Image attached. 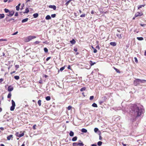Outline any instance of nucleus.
Segmentation results:
<instances>
[{
  "instance_id": "nucleus-1",
  "label": "nucleus",
  "mask_w": 146,
  "mask_h": 146,
  "mask_svg": "<svg viewBox=\"0 0 146 146\" xmlns=\"http://www.w3.org/2000/svg\"><path fill=\"white\" fill-rule=\"evenodd\" d=\"M144 111L143 106H138L136 105H133L130 110V112L134 114L137 117L140 116Z\"/></svg>"
},
{
  "instance_id": "nucleus-2",
  "label": "nucleus",
  "mask_w": 146,
  "mask_h": 146,
  "mask_svg": "<svg viewBox=\"0 0 146 146\" xmlns=\"http://www.w3.org/2000/svg\"><path fill=\"white\" fill-rule=\"evenodd\" d=\"M11 102L12 105L11 107L10 110L13 111L15 109V102L13 100H11Z\"/></svg>"
},
{
  "instance_id": "nucleus-3",
  "label": "nucleus",
  "mask_w": 146,
  "mask_h": 146,
  "mask_svg": "<svg viewBox=\"0 0 146 146\" xmlns=\"http://www.w3.org/2000/svg\"><path fill=\"white\" fill-rule=\"evenodd\" d=\"M36 38V36H29L27 38L26 40V42H28L32 39L35 38Z\"/></svg>"
},
{
  "instance_id": "nucleus-4",
  "label": "nucleus",
  "mask_w": 146,
  "mask_h": 146,
  "mask_svg": "<svg viewBox=\"0 0 146 146\" xmlns=\"http://www.w3.org/2000/svg\"><path fill=\"white\" fill-rule=\"evenodd\" d=\"M134 84L135 86H137L140 84V79H137L134 81Z\"/></svg>"
},
{
  "instance_id": "nucleus-5",
  "label": "nucleus",
  "mask_w": 146,
  "mask_h": 146,
  "mask_svg": "<svg viewBox=\"0 0 146 146\" xmlns=\"http://www.w3.org/2000/svg\"><path fill=\"white\" fill-rule=\"evenodd\" d=\"M14 13V11H10L9 14H7V15L9 16H12L13 15Z\"/></svg>"
},
{
  "instance_id": "nucleus-6",
  "label": "nucleus",
  "mask_w": 146,
  "mask_h": 146,
  "mask_svg": "<svg viewBox=\"0 0 146 146\" xmlns=\"http://www.w3.org/2000/svg\"><path fill=\"white\" fill-rule=\"evenodd\" d=\"M143 14L142 13H141L139 12H137L135 14V17H137L139 16H141L143 15Z\"/></svg>"
},
{
  "instance_id": "nucleus-7",
  "label": "nucleus",
  "mask_w": 146,
  "mask_h": 146,
  "mask_svg": "<svg viewBox=\"0 0 146 146\" xmlns=\"http://www.w3.org/2000/svg\"><path fill=\"white\" fill-rule=\"evenodd\" d=\"M49 8H52L54 10H55L56 9V7L55 5H50L49 6Z\"/></svg>"
},
{
  "instance_id": "nucleus-8",
  "label": "nucleus",
  "mask_w": 146,
  "mask_h": 146,
  "mask_svg": "<svg viewBox=\"0 0 146 146\" xmlns=\"http://www.w3.org/2000/svg\"><path fill=\"white\" fill-rule=\"evenodd\" d=\"M13 89V87L11 86H9L8 88V91L9 92H11L12 91Z\"/></svg>"
},
{
  "instance_id": "nucleus-9",
  "label": "nucleus",
  "mask_w": 146,
  "mask_h": 146,
  "mask_svg": "<svg viewBox=\"0 0 146 146\" xmlns=\"http://www.w3.org/2000/svg\"><path fill=\"white\" fill-rule=\"evenodd\" d=\"M13 135H10L8 136L7 137V139L8 140H10L11 138H13Z\"/></svg>"
},
{
  "instance_id": "nucleus-10",
  "label": "nucleus",
  "mask_w": 146,
  "mask_h": 146,
  "mask_svg": "<svg viewBox=\"0 0 146 146\" xmlns=\"http://www.w3.org/2000/svg\"><path fill=\"white\" fill-rule=\"evenodd\" d=\"M110 44L111 45L113 46H115L116 45V43L115 42H110Z\"/></svg>"
},
{
  "instance_id": "nucleus-11",
  "label": "nucleus",
  "mask_w": 146,
  "mask_h": 146,
  "mask_svg": "<svg viewBox=\"0 0 146 146\" xmlns=\"http://www.w3.org/2000/svg\"><path fill=\"white\" fill-rule=\"evenodd\" d=\"M51 18V17L49 15H47L45 17V19L46 20H49Z\"/></svg>"
},
{
  "instance_id": "nucleus-12",
  "label": "nucleus",
  "mask_w": 146,
  "mask_h": 146,
  "mask_svg": "<svg viewBox=\"0 0 146 146\" xmlns=\"http://www.w3.org/2000/svg\"><path fill=\"white\" fill-rule=\"evenodd\" d=\"M38 14L37 13H35L33 15V16L34 18H36L38 17Z\"/></svg>"
},
{
  "instance_id": "nucleus-13",
  "label": "nucleus",
  "mask_w": 146,
  "mask_h": 146,
  "mask_svg": "<svg viewBox=\"0 0 146 146\" xmlns=\"http://www.w3.org/2000/svg\"><path fill=\"white\" fill-rule=\"evenodd\" d=\"M81 131L83 133H86L87 131V130L86 129L84 128H82L81 129Z\"/></svg>"
},
{
  "instance_id": "nucleus-14",
  "label": "nucleus",
  "mask_w": 146,
  "mask_h": 146,
  "mask_svg": "<svg viewBox=\"0 0 146 146\" xmlns=\"http://www.w3.org/2000/svg\"><path fill=\"white\" fill-rule=\"evenodd\" d=\"M28 20V18H26L24 19H23L22 21V23H23L26 22H27Z\"/></svg>"
},
{
  "instance_id": "nucleus-15",
  "label": "nucleus",
  "mask_w": 146,
  "mask_h": 146,
  "mask_svg": "<svg viewBox=\"0 0 146 146\" xmlns=\"http://www.w3.org/2000/svg\"><path fill=\"white\" fill-rule=\"evenodd\" d=\"M4 17L5 15L4 14H0V19L3 18Z\"/></svg>"
},
{
  "instance_id": "nucleus-16",
  "label": "nucleus",
  "mask_w": 146,
  "mask_h": 146,
  "mask_svg": "<svg viewBox=\"0 0 146 146\" xmlns=\"http://www.w3.org/2000/svg\"><path fill=\"white\" fill-rule=\"evenodd\" d=\"M90 64L91 65V66H92L94 64H96V62H93L91 60H90Z\"/></svg>"
},
{
  "instance_id": "nucleus-17",
  "label": "nucleus",
  "mask_w": 146,
  "mask_h": 146,
  "mask_svg": "<svg viewBox=\"0 0 146 146\" xmlns=\"http://www.w3.org/2000/svg\"><path fill=\"white\" fill-rule=\"evenodd\" d=\"M145 4L142 5H140L138 6V9H139L140 8H141L142 7H144L145 6Z\"/></svg>"
},
{
  "instance_id": "nucleus-18",
  "label": "nucleus",
  "mask_w": 146,
  "mask_h": 146,
  "mask_svg": "<svg viewBox=\"0 0 146 146\" xmlns=\"http://www.w3.org/2000/svg\"><path fill=\"white\" fill-rule=\"evenodd\" d=\"M29 12V9L28 8H27L25 9V11L24 12V13H28Z\"/></svg>"
},
{
  "instance_id": "nucleus-19",
  "label": "nucleus",
  "mask_w": 146,
  "mask_h": 146,
  "mask_svg": "<svg viewBox=\"0 0 146 146\" xmlns=\"http://www.w3.org/2000/svg\"><path fill=\"white\" fill-rule=\"evenodd\" d=\"M74 135V132L72 131H70L69 133L70 136L72 137Z\"/></svg>"
},
{
  "instance_id": "nucleus-20",
  "label": "nucleus",
  "mask_w": 146,
  "mask_h": 146,
  "mask_svg": "<svg viewBox=\"0 0 146 146\" xmlns=\"http://www.w3.org/2000/svg\"><path fill=\"white\" fill-rule=\"evenodd\" d=\"M77 137L75 136L73 137L72 139V140L73 141H76L77 139Z\"/></svg>"
},
{
  "instance_id": "nucleus-21",
  "label": "nucleus",
  "mask_w": 146,
  "mask_h": 146,
  "mask_svg": "<svg viewBox=\"0 0 146 146\" xmlns=\"http://www.w3.org/2000/svg\"><path fill=\"white\" fill-rule=\"evenodd\" d=\"M70 42V43L72 44H74L75 43V42H76V41H75L74 40V39H73L72 40H71Z\"/></svg>"
},
{
  "instance_id": "nucleus-22",
  "label": "nucleus",
  "mask_w": 146,
  "mask_h": 146,
  "mask_svg": "<svg viewBox=\"0 0 146 146\" xmlns=\"http://www.w3.org/2000/svg\"><path fill=\"white\" fill-rule=\"evenodd\" d=\"M137 39L139 40H143V38L142 37H137Z\"/></svg>"
},
{
  "instance_id": "nucleus-23",
  "label": "nucleus",
  "mask_w": 146,
  "mask_h": 146,
  "mask_svg": "<svg viewBox=\"0 0 146 146\" xmlns=\"http://www.w3.org/2000/svg\"><path fill=\"white\" fill-rule=\"evenodd\" d=\"M102 141H99L98 142L97 144L99 146H100L102 145Z\"/></svg>"
},
{
  "instance_id": "nucleus-24",
  "label": "nucleus",
  "mask_w": 146,
  "mask_h": 146,
  "mask_svg": "<svg viewBox=\"0 0 146 146\" xmlns=\"http://www.w3.org/2000/svg\"><path fill=\"white\" fill-rule=\"evenodd\" d=\"M86 88L85 87H83L81 89H80V91L81 92H83V91H85V90H86Z\"/></svg>"
},
{
  "instance_id": "nucleus-25",
  "label": "nucleus",
  "mask_w": 146,
  "mask_h": 146,
  "mask_svg": "<svg viewBox=\"0 0 146 146\" xmlns=\"http://www.w3.org/2000/svg\"><path fill=\"white\" fill-rule=\"evenodd\" d=\"M92 106L94 107H97L98 106L97 104L95 103H94L92 105Z\"/></svg>"
},
{
  "instance_id": "nucleus-26",
  "label": "nucleus",
  "mask_w": 146,
  "mask_h": 146,
  "mask_svg": "<svg viewBox=\"0 0 146 146\" xmlns=\"http://www.w3.org/2000/svg\"><path fill=\"white\" fill-rule=\"evenodd\" d=\"M144 82H146V80L140 79V84L141 83H143Z\"/></svg>"
},
{
  "instance_id": "nucleus-27",
  "label": "nucleus",
  "mask_w": 146,
  "mask_h": 146,
  "mask_svg": "<svg viewBox=\"0 0 146 146\" xmlns=\"http://www.w3.org/2000/svg\"><path fill=\"white\" fill-rule=\"evenodd\" d=\"M46 99L47 101L50 100V97L49 96H48L46 97Z\"/></svg>"
},
{
  "instance_id": "nucleus-28",
  "label": "nucleus",
  "mask_w": 146,
  "mask_h": 146,
  "mask_svg": "<svg viewBox=\"0 0 146 146\" xmlns=\"http://www.w3.org/2000/svg\"><path fill=\"white\" fill-rule=\"evenodd\" d=\"M73 146H78V143H73Z\"/></svg>"
},
{
  "instance_id": "nucleus-29",
  "label": "nucleus",
  "mask_w": 146,
  "mask_h": 146,
  "mask_svg": "<svg viewBox=\"0 0 146 146\" xmlns=\"http://www.w3.org/2000/svg\"><path fill=\"white\" fill-rule=\"evenodd\" d=\"M14 78L16 80H18L19 79V76H15Z\"/></svg>"
},
{
  "instance_id": "nucleus-30",
  "label": "nucleus",
  "mask_w": 146,
  "mask_h": 146,
  "mask_svg": "<svg viewBox=\"0 0 146 146\" xmlns=\"http://www.w3.org/2000/svg\"><path fill=\"white\" fill-rule=\"evenodd\" d=\"M41 101L40 100H39L38 102V104L39 106L41 105Z\"/></svg>"
},
{
  "instance_id": "nucleus-31",
  "label": "nucleus",
  "mask_w": 146,
  "mask_h": 146,
  "mask_svg": "<svg viewBox=\"0 0 146 146\" xmlns=\"http://www.w3.org/2000/svg\"><path fill=\"white\" fill-rule=\"evenodd\" d=\"M4 11L6 13H9L10 11L8 9H4Z\"/></svg>"
},
{
  "instance_id": "nucleus-32",
  "label": "nucleus",
  "mask_w": 146,
  "mask_h": 146,
  "mask_svg": "<svg viewBox=\"0 0 146 146\" xmlns=\"http://www.w3.org/2000/svg\"><path fill=\"white\" fill-rule=\"evenodd\" d=\"M119 38H121V34H117L116 35Z\"/></svg>"
},
{
  "instance_id": "nucleus-33",
  "label": "nucleus",
  "mask_w": 146,
  "mask_h": 146,
  "mask_svg": "<svg viewBox=\"0 0 146 146\" xmlns=\"http://www.w3.org/2000/svg\"><path fill=\"white\" fill-rule=\"evenodd\" d=\"M84 145V144L82 143H78V145L80 146H83Z\"/></svg>"
},
{
  "instance_id": "nucleus-34",
  "label": "nucleus",
  "mask_w": 146,
  "mask_h": 146,
  "mask_svg": "<svg viewBox=\"0 0 146 146\" xmlns=\"http://www.w3.org/2000/svg\"><path fill=\"white\" fill-rule=\"evenodd\" d=\"M114 69L117 72L119 73H120V72L119 70L118 69H117V68H114Z\"/></svg>"
},
{
  "instance_id": "nucleus-35",
  "label": "nucleus",
  "mask_w": 146,
  "mask_h": 146,
  "mask_svg": "<svg viewBox=\"0 0 146 146\" xmlns=\"http://www.w3.org/2000/svg\"><path fill=\"white\" fill-rule=\"evenodd\" d=\"M65 66H64L61 68H60V70L61 71H62V70H63L65 69Z\"/></svg>"
},
{
  "instance_id": "nucleus-36",
  "label": "nucleus",
  "mask_w": 146,
  "mask_h": 146,
  "mask_svg": "<svg viewBox=\"0 0 146 146\" xmlns=\"http://www.w3.org/2000/svg\"><path fill=\"white\" fill-rule=\"evenodd\" d=\"M7 40L5 39H0V42L3 41H7Z\"/></svg>"
},
{
  "instance_id": "nucleus-37",
  "label": "nucleus",
  "mask_w": 146,
  "mask_h": 146,
  "mask_svg": "<svg viewBox=\"0 0 146 146\" xmlns=\"http://www.w3.org/2000/svg\"><path fill=\"white\" fill-rule=\"evenodd\" d=\"M11 93H9L7 96V98H10L11 97Z\"/></svg>"
},
{
  "instance_id": "nucleus-38",
  "label": "nucleus",
  "mask_w": 146,
  "mask_h": 146,
  "mask_svg": "<svg viewBox=\"0 0 146 146\" xmlns=\"http://www.w3.org/2000/svg\"><path fill=\"white\" fill-rule=\"evenodd\" d=\"M44 50L45 52L46 53H47L48 52V50L46 48H44Z\"/></svg>"
},
{
  "instance_id": "nucleus-39",
  "label": "nucleus",
  "mask_w": 146,
  "mask_h": 146,
  "mask_svg": "<svg viewBox=\"0 0 146 146\" xmlns=\"http://www.w3.org/2000/svg\"><path fill=\"white\" fill-rule=\"evenodd\" d=\"M98 130V129L97 128H95L94 129V131L95 132H96Z\"/></svg>"
},
{
  "instance_id": "nucleus-40",
  "label": "nucleus",
  "mask_w": 146,
  "mask_h": 146,
  "mask_svg": "<svg viewBox=\"0 0 146 146\" xmlns=\"http://www.w3.org/2000/svg\"><path fill=\"white\" fill-rule=\"evenodd\" d=\"M15 135L19 137V136L20 135V134L19 132H17L15 134Z\"/></svg>"
},
{
  "instance_id": "nucleus-41",
  "label": "nucleus",
  "mask_w": 146,
  "mask_h": 146,
  "mask_svg": "<svg viewBox=\"0 0 146 146\" xmlns=\"http://www.w3.org/2000/svg\"><path fill=\"white\" fill-rule=\"evenodd\" d=\"M56 16V14H52L51 15V17L52 18H54V17H55Z\"/></svg>"
},
{
  "instance_id": "nucleus-42",
  "label": "nucleus",
  "mask_w": 146,
  "mask_h": 146,
  "mask_svg": "<svg viewBox=\"0 0 146 146\" xmlns=\"http://www.w3.org/2000/svg\"><path fill=\"white\" fill-rule=\"evenodd\" d=\"M24 135V133H22L21 134H20V135L19 136V137H21Z\"/></svg>"
},
{
  "instance_id": "nucleus-43",
  "label": "nucleus",
  "mask_w": 146,
  "mask_h": 146,
  "mask_svg": "<svg viewBox=\"0 0 146 146\" xmlns=\"http://www.w3.org/2000/svg\"><path fill=\"white\" fill-rule=\"evenodd\" d=\"M19 7L18 6H16V9L17 11H19Z\"/></svg>"
},
{
  "instance_id": "nucleus-44",
  "label": "nucleus",
  "mask_w": 146,
  "mask_h": 146,
  "mask_svg": "<svg viewBox=\"0 0 146 146\" xmlns=\"http://www.w3.org/2000/svg\"><path fill=\"white\" fill-rule=\"evenodd\" d=\"M15 67L16 68V70H17V69L19 68V65H16L15 66Z\"/></svg>"
},
{
  "instance_id": "nucleus-45",
  "label": "nucleus",
  "mask_w": 146,
  "mask_h": 146,
  "mask_svg": "<svg viewBox=\"0 0 146 146\" xmlns=\"http://www.w3.org/2000/svg\"><path fill=\"white\" fill-rule=\"evenodd\" d=\"M94 98V97L93 96H90V100H93V99Z\"/></svg>"
},
{
  "instance_id": "nucleus-46",
  "label": "nucleus",
  "mask_w": 146,
  "mask_h": 146,
  "mask_svg": "<svg viewBox=\"0 0 146 146\" xmlns=\"http://www.w3.org/2000/svg\"><path fill=\"white\" fill-rule=\"evenodd\" d=\"M85 14H83L81 15H80V17H85Z\"/></svg>"
},
{
  "instance_id": "nucleus-47",
  "label": "nucleus",
  "mask_w": 146,
  "mask_h": 146,
  "mask_svg": "<svg viewBox=\"0 0 146 146\" xmlns=\"http://www.w3.org/2000/svg\"><path fill=\"white\" fill-rule=\"evenodd\" d=\"M72 107L71 106H69L68 107V110H70L72 108Z\"/></svg>"
},
{
  "instance_id": "nucleus-48",
  "label": "nucleus",
  "mask_w": 146,
  "mask_h": 146,
  "mask_svg": "<svg viewBox=\"0 0 146 146\" xmlns=\"http://www.w3.org/2000/svg\"><path fill=\"white\" fill-rule=\"evenodd\" d=\"M70 0H69L65 4V5H68V4L69 3V2H70Z\"/></svg>"
},
{
  "instance_id": "nucleus-49",
  "label": "nucleus",
  "mask_w": 146,
  "mask_h": 146,
  "mask_svg": "<svg viewBox=\"0 0 146 146\" xmlns=\"http://www.w3.org/2000/svg\"><path fill=\"white\" fill-rule=\"evenodd\" d=\"M93 50H94L93 52H94V53H96L97 52V50H96V49L94 48L93 49Z\"/></svg>"
},
{
  "instance_id": "nucleus-50",
  "label": "nucleus",
  "mask_w": 146,
  "mask_h": 146,
  "mask_svg": "<svg viewBox=\"0 0 146 146\" xmlns=\"http://www.w3.org/2000/svg\"><path fill=\"white\" fill-rule=\"evenodd\" d=\"M40 42L38 41H36L35 42V43L36 44H38Z\"/></svg>"
},
{
  "instance_id": "nucleus-51",
  "label": "nucleus",
  "mask_w": 146,
  "mask_h": 146,
  "mask_svg": "<svg viewBox=\"0 0 146 146\" xmlns=\"http://www.w3.org/2000/svg\"><path fill=\"white\" fill-rule=\"evenodd\" d=\"M36 125H34L33 126V129H36Z\"/></svg>"
},
{
  "instance_id": "nucleus-52",
  "label": "nucleus",
  "mask_w": 146,
  "mask_h": 146,
  "mask_svg": "<svg viewBox=\"0 0 146 146\" xmlns=\"http://www.w3.org/2000/svg\"><path fill=\"white\" fill-rule=\"evenodd\" d=\"M3 81V78L0 79V83H1Z\"/></svg>"
},
{
  "instance_id": "nucleus-53",
  "label": "nucleus",
  "mask_w": 146,
  "mask_h": 146,
  "mask_svg": "<svg viewBox=\"0 0 146 146\" xmlns=\"http://www.w3.org/2000/svg\"><path fill=\"white\" fill-rule=\"evenodd\" d=\"M18 33V32L17 31L15 33H13V34H12V35H16L17 33Z\"/></svg>"
},
{
  "instance_id": "nucleus-54",
  "label": "nucleus",
  "mask_w": 146,
  "mask_h": 146,
  "mask_svg": "<svg viewBox=\"0 0 146 146\" xmlns=\"http://www.w3.org/2000/svg\"><path fill=\"white\" fill-rule=\"evenodd\" d=\"M51 57H48L46 59V60L47 61H48L50 58Z\"/></svg>"
},
{
  "instance_id": "nucleus-55",
  "label": "nucleus",
  "mask_w": 146,
  "mask_h": 146,
  "mask_svg": "<svg viewBox=\"0 0 146 146\" xmlns=\"http://www.w3.org/2000/svg\"><path fill=\"white\" fill-rule=\"evenodd\" d=\"M134 59L135 62H137V58L136 57H135Z\"/></svg>"
},
{
  "instance_id": "nucleus-56",
  "label": "nucleus",
  "mask_w": 146,
  "mask_h": 146,
  "mask_svg": "<svg viewBox=\"0 0 146 146\" xmlns=\"http://www.w3.org/2000/svg\"><path fill=\"white\" fill-rule=\"evenodd\" d=\"M39 83L42 84V81L41 80H40L39 81Z\"/></svg>"
},
{
  "instance_id": "nucleus-57",
  "label": "nucleus",
  "mask_w": 146,
  "mask_h": 146,
  "mask_svg": "<svg viewBox=\"0 0 146 146\" xmlns=\"http://www.w3.org/2000/svg\"><path fill=\"white\" fill-rule=\"evenodd\" d=\"M74 50L75 51V52H76L77 51V48H74Z\"/></svg>"
},
{
  "instance_id": "nucleus-58",
  "label": "nucleus",
  "mask_w": 146,
  "mask_h": 146,
  "mask_svg": "<svg viewBox=\"0 0 146 146\" xmlns=\"http://www.w3.org/2000/svg\"><path fill=\"white\" fill-rule=\"evenodd\" d=\"M15 16H17L18 15V13L17 12H16L15 15Z\"/></svg>"
},
{
  "instance_id": "nucleus-59",
  "label": "nucleus",
  "mask_w": 146,
  "mask_h": 146,
  "mask_svg": "<svg viewBox=\"0 0 146 146\" xmlns=\"http://www.w3.org/2000/svg\"><path fill=\"white\" fill-rule=\"evenodd\" d=\"M0 129L2 131H3L4 130V128L3 127H0Z\"/></svg>"
},
{
  "instance_id": "nucleus-60",
  "label": "nucleus",
  "mask_w": 146,
  "mask_h": 146,
  "mask_svg": "<svg viewBox=\"0 0 146 146\" xmlns=\"http://www.w3.org/2000/svg\"><path fill=\"white\" fill-rule=\"evenodd\" d=\"M91 146H97L96 144H93Z\"/></svg>"
},
{
  "instance_id": "nucleus-61",
  "label": "nucleus",
  "mask_w": 146,
  "mask_h": 146,
  "mask_svg": "<svg viewBox=\"0 0 146 146\" xmlns=\"http://www.w3.org/2000/svg\"><path fill=\"white\" fill-rule=\"evenodd\" d=\"M68 68L69 69H70V65H68Z\"/></svg>"
},
{
  "instance_id": "nucleus-62",
  "label": "nucleus",
  "mask_w": 146,
  "mask_h": 146,
  "mask_svg": "<svg viewBox=\"0 0 146 146\" xmlns=\"http://www.w3.org/2000/svg\"><path fill=\"white\" fill-rule=\"evenodd\" d=\"M15 71H13V72H11V74H13V73H15Z\"/></svg>"
},
{
  "instance_id": "nucleus-63",
  "label": "nucleus",
  "mask_w": 146,
  "mask_h": 146,
  "mask_svg": "<svg viewBox=\"0 0 146 146\" xmlns=\"http://www.w3.org/2000/svg\"><path fill=\"white\" fill-rule=\"evenodd\" d=\"M103 102L102 101H100L99 102V103L101 104H102V103H103Z\"/></svg>"
},
{
  "instance_id": "nucleus-64",
  "label": "nucleus",
  "mask_w": 146,
  "mask_h": 146,
  "mask_svg": "<svg viewBox=\"0 0 146 146\" xmlns=\"http://www.w3.org/2000/svg\"><path fill=\"white\" fill-rule=\"evenodd\" d=\"M144 55L146 56V50L144 52Z\"/></svg>"
}]
</instances>
